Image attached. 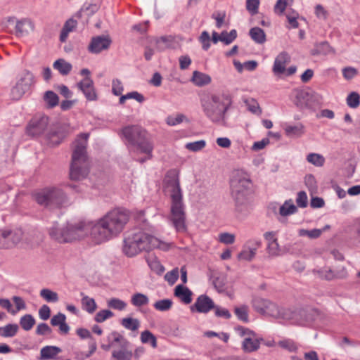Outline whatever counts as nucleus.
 I'll return each instance as SVG.
<instances>
[{"label":"nucleus","mask_w":360,"mask_h":360,"mask_svg":"<svg viewBox=\"0 0 360 360\" xmlns=\"http://www.w3.org/2000/svg\"><path fill=\"white\" fill-rule=\"evenodd\" d=\"M251 181H231V193L235 201V210L242 216L250 212L249 198L252 193Z\"/></svg>","instance_id":"nucleus-7"},{"label":"nucleus","mask_w":360,"mask_h":360,"mask_svg":"<svg viewBox=\"0 0 360 360\" xmlns=\"http://www.w3.org/2000/svg\"><path fill=\"white\" fill-rule=\"evenodd\" d=\"M311 94L305 90H297L295 91V104L300 108H304L309 105V101L311 98Z\"/></svg>","instance_id":"nucleus-27"},{"label":"nucleus","mask_w":360,"mask_h":360,"mask_svg":"<svg viewBox=\"0 0 360 360\" xmlns=\"http://www.w3.org/2000/svg\"><path fill=\"white\" fill-rule=\"evenodd\" d=\"M278 344L281 347L287 349L290 352H295L297 349V347L295 342L290 339L279 341Z\"/></svg>","instance_id":"nucleus-57"},{"label":"nucleus","mask_w":360,"mask_h":360,"mask_svg":"<svg viewBox=\"0 0 360 360\" xmlns=\"http://www.w3.org/2000/svg\"><path fill=\"white\" fill-rule=\"evenodd\" d=\"M252 307L259 313L274 318H278L281 314L278 307L269 300L262 297H255L252 300Z\"/></svg>","instance_id":"nucleus-11"},{"label":"nucleus","mask_w":360,"mask_h":360,"mask_svg":"<svg viewBox=\"0 0 360 360\" xmlns=\"http://www.w3.org/2000/svg\"><path fill=\"white\" fill-rule=\"evenodd\" d=\"M172 305V301L169 299H164L161 300H158L154 304V307L155 309L160 311H165L169 310Z\"/></svg>","instance_id":"nucleus-49"},{"label":"nucleus","mask_w":360,"mask_h":360,"mask_svg":"<svg viewBox=\"0 0 360 360\" xmlns=\"http://www.w3.org/2000/svg\"><path fill=\"white\" fill-rule=\"evenodd\" d=\"M297 207L293 204L292 200H285L279 208V214L283 217L289 216L296 213Z\"/></svg>","instance_id":"nucleus-36"},{"label":"nucleus","mask_w":360,"mask_h":360,"mask_svg":"<svg viewBox=\"0 0 360 360\" xmlns=\"http://www.w3.org/2000/svg\"><path fill=\"white\" fill-rule=\"evenodd\" d=\"M236 331L238 334L239 336L243 338V339L246 338H252L255 335H257L253 330H251L243 326H238L235 328Z\"/></svg>","instance_id":"nucleus-53"},{"label":"nucleus","mask_w":360,"mask_h":360,"mask_svg":"<svg viewBox=\"0 0 360 360\" xmlns=\"http://www.w3.org/2000/svg\"><path fill=\"white\" fill-rule=\"evenodd\" d=\"M174 295L179 297L184 303L188 304L192 301V292L183 285H178L174 290Z\"/></svg>","instance_id":"nucleus-26"},{"label":"nucleus","mask_w":360,"mask_h":360,"mask_svg":"<svg viewBox=\"0 0 360 360\" xmlns=\"http://www.w3.org/2000/svg\"><path fill=\"white\" fill-rule=\"evenodd\" d=\"M347 105L351 108H357L360 105V95L355 91L348 94L346 98Z\"/></svg>","instance_id":"nucleus-46"},{"label":"nucleus","mask_w":360,"mask_h":360,"mask_svg":"<svg viewBox=\"0 0 360 360\" xmlns=\"http://www.w3.org/2000/svg\"><path fill=\"white\" fill-rule=\"evenodd\" d=\"M68 186L75 193H81L85 191L86 186L82 181H71Z\"/></svg>","instance_id":"nucleus-63"},{"label":"nucleus","mask_w":360,"mask_h":360,"mask_svg":"<svg viewBox=\"0 0 360 360\" xmlns=\"http://www.w3.org/2000/svg\"><path fill=\"white\" fill-rule=\"evenodd\" d=\"M149 302V299L147 295L136 292L131 296V303L136 307H141L147 305Z\"/></svg>","instance_id":"nucleus-40"},{"label":"nucleus","mask_w":360,"mask_h":360,"mask_svg":"<svg viewBox=\"0 0 360 360\" xmlns=\"http://www.w3.org/2000/svg\"><path fill=\"white\" fill-rule=\"evenodd\" d=\"M264 339L256 335L252 338L243 339L242 342V349L246 353H251L259 349L261 342Z\"/></svg>","instance_id":"nucleus-20"},{"label":"nucleus","mask_w":360,"mask_h":360,"mask_svg":"<svg viewBox=\"0 0 360 360\" xmlns=\"http://www.w3.org/2000/svg\"><path fill=\"white\" fill-rule=\"evenodd\" d=\"M192 81L195 85L202 86L211 82V77L207 74L198 71H194L193 73Z\"/></svg>","instance_id":"nucleus-32"},{"label":"nucleus","mask_w":360,"mask_h":360,"mask_svg":"<svg viewBox=\"0 0 360 360\" xmlns=\"http://www.w3.org/2000/svg\"><path fill=\"white\" fill-rule=\"evenodd\" d=\"M306 160L309 163L318 167H322L326 162L325 158L321 154L315 153H309Z\"/></svg>","instance_id":"nucleus-39"},{"label":"nucleus","mask_w":360,"mask_h":360,"mask_svg":"<svg viewBox=\"0 0 360 360\" xmlns=\"http://www.w3.org/2000/svg\"><path fill=\"white\" fill-rule=\"evenodd\" d=\"M40 296L49 302H57L59 300L58 293L48 288L41 290Z\"/></svg>","instance_id":"nucleus-44"},{"label":"nucleus","mask_w":360,"mask_h":360,"mask_svg":"<svg viewBox=\"0 0 360 360\" xmlns=\"http://www.w3.org/2000/svg\"><path fill=\"white\" fill-rule=\"evenodd\" d=\"M188 122V120L186 118V117L181 113H179L176 115V116H169L167 117L166 122L168 125L170 126H175L179 124H181L184 121Z\"/></svg>","instance_id":"nucleus-48"},{"label":"nucleus","mask_w":360,"mask_h":360,"mask_svg":"<svg viewBox=\"0 0 360 360\" xmlns=\"http://www.w3.org/2000/svg\"><path fill=\"white\" fill-rule=\"evenodd\" d=\"M171 244L160 240L158 238L142 231L128 235L124 240L123 252L131 257L142 251H149L153 248L163 250L169 249Z\"/></svg>","instance_id":"nucleus-4"},{"label":"nucleus","mask_w":360,"mask_h":360,"mask_svg":"<svg viewBox=\"0 0 360 360\" xmlns=\"http://www.w3.org/2000/svg\"><path fill=\"white\" fill-rule=\"evenodd\" d=\"M199 40L202 44V49L205 51L208 50L210 47V37L209 33L207 31H203L199 37Z\"/></svg>","instance_id":"nucleus-60"},{"label":"nucleus","mask_w":360,"mask_h":360,"mask_svg":"<svg viewBox=\"0 0 360 360\" xmlns=\"http://www.w3.org/2000/svg\"><path fill=\"white\" fill-rule=\"evenodd\" d=\"M156 49L159 51H162L166 49H174L175 46L174 38L169 36H162L155 39Z\"/></svg>","instance_id":"nucleus-25"},{"label":"nucleus","mask_w":360,"mask_h":360,"mask_svg":"<svg viewBox=\"0 0 360 360\" xmlns=\"http://www.w3.org/2000/svg\"><path fill=\"white\" fill-rule=\"evenodd\" d=\"M290 61V56L286 52H281L275 59L273 71L275 74H282L285 70L286 64Z\"/></svg>","instance_id":"nucleus-23"},{"label":"nucleus","mask_w":360,"mask_h":360,"mask_svg":"<svg viewBox=\"0 0 360 360\" xmlns=\"http://www.w3.org/2000/svg\"><path fill=\"white\" fill-rule=\"evenodd\" d=\"M18 329L19 327L17 324H7L5 326L0 327V336L3 338H13L17 334Z\"/></svg>","instance_id":"nucleus-37"},{"label":"nucleus","mask_w":360,"mask_h":360,"mask_svg":"<svg viewBox=\"0 0 360 360\" xmlns=\"http://www.w3.org/2000/svg\"><path fill=\"white\" fill-rule=\"evenodd\" d=\"M165 192L170 198L169 220L177 232H185L186 231L185 205L179 181H167Z\"/></svg>","instance_id":"nucleus-2"},{"label":"nucleus","mask_w":360,"mask_h":360,"mask_svg":"<svg viewBox=\"0 0 360 360\" xmlns=\"http://www.w3.org/2000/svg\"><path fill=\"white\" fill-rule=\"evenodd\" d=\"M51 324L53 326H59L60 333L67 335L70 331V326L66 323V316L63 313H58L51 319Z\"/></svg>","instance_id":"nucleus-21"},{"label":"nucleus","mask_w":360,"mask_h":360,"mask_svg":"<svg viewBox=\"0 0 360 360\" xmlns=\"http://www.w3.org/2000/svg\"><path fill=\"white\" fill-rule=\"evenodd\" d=\"M141 340L143 343H150L153 348L157 347V339L149 330H144L141 334Z\"/></svg>","instance_id":"nucleus-45"},{"label":"nucleus","mask_w":360,"mask_h":360,"mask_svg":"<svg viewBox=\"0 0 360 360\" xmlns=\"http://www.w3.org/2000/svg\"><path fill=\"white\" fill-rule=\"evenodd\" d=\"M206 146L204 140H200L195 142H190L186 144L185 148L193 152H198L203 149Z\"/></svg>","instance_id":"nucleus-52"},{"label":"nucleus","mask_w":360,"mask_h":360,"mask_svg":"<svg viewBox=\"0 0 360 360\" xmlns=\"http://www.w3.org/2000/svg\"><path fill=\"white\" fill-rule=\"evenodd\" d=\"M8 22L14 25L15 34L17 37L25 36L34 28L32 21L27 18L17 20L15 17H11L8 18Z\"/></svg>","instance_id":"nucleus-15"},{"label":"nucleus","mask_w":360,"mask_h":360,"mask_svg":"<svg viewBox=\"0 0 360 360\" xmlns=\"http://www.w3.org/2000/svg\"><path fill=\"white\" fill-rule=\"evenodd\" d=\"M127 347H121L120 350H114L112 353L113 358L117 360H131L132 352L127 349Z\"/></svg>","instance_id":"nucleus-43"},{"label":"nucleus","mask_w":360,"mask_h":360,"mask_svg":"<svg viewBox=\"0 0 360 360\" xmlns=\"http://www.w3.org/2000/svg\"><path fill=\"white\" fill-rule=\"evenodd\" d=\"M32 197L38 204L50 208L60 207L68 202L67 195L57 188H46L34 191Z\"/></svg>","instance_id":"nucleus-8"},{"label":"nucleus","mask_w":360,"mask_h":360,"mask_svg":"<svg viewBox=\"0 0 360 360\" xmlns=\"http://www.w3.org/2000/svg\"><path fill=\"white\" fill-rule=\"evenodd\" d=\"M313 271L321 278H323L327 281H331L335 278H343L347 276V272L344 269L340 272L338 273H335L330 269H322L320 270H314Z\"/></svg>","instance_id":"nucleus-22"},{"label":"nucleus","mask_w":360,"mask_h":360,"mask_svg":"<svg viewBox=\"0 0 360 360\" xmlns=\"http://www.w3.org/2000/svg\"><path fill=\"white\" fill-rule=\"evenodd\" d=\"M235 314L240 321L244 322L248 321V307L241 306L240 307H236L235 309Z\"/></svg>","instance_id":"nucleus-59"},{"label":"nucleus","mask_w":360,"mask_h":360,"mask_svg":"<svg viewBox=\"0 0 360 360\" xmlns=\"http://www.w3.org/2000/svg\"><path fill=\"white\" fill-rule=\"evenodd\" d=\"M249 34L251 39L257 44H262L266 41V34L264 31L260 27H255L251 28Z\"/></svg>","instance_id":"nucleus-33"},{"label":"nucleus","mask_w":360,"mask_h":360,"mask_svg":"<svg viewBox=\"0 0 360 360\" xmlns=\"http://www.w3.org/2000/svg\"><path fill=\"white\" fill-rule=\"evenodd\" d=\"M285 316L299 325H307L314 321L319 317V312L314 308L307 307L292 311L289 316L287 314Z\"/></svg>","instance_id":"nucleus-10"},{"label":"nucleus","mask_w":360,"mask_h":360,"mask_svg":"<svg viewBox=\"0 0 360 360\" xmlns=\"http://www.w3.org/2000/svg\"><path fill=\"white\" fill-rule=\"evenodd\" d=\"M130 218L129 212L117 208L95 221H79L60 225L54 222L49 230L50 237L60 243H71L89 236L95 244H101L117 236Z\"/></svg>","instance_id":"nucleus-1"},{"label":"nucleus","mask_w":360,"mask_h":360,"mask_svg":"<svg viewBox=\"0 0 360 360\" xmlns=\"http://www.w3.org/2000/svg\"><path fill=\"white\" fill-rule=\"evenodd\" d=\"M261 241L249 240L243 246V250L238 255L239 260L251 261L255 257L257 250L261 246Z\"/></svg>","instance_id":"nucleus-16"},{"label":"nucleus","mask_w":360,"mask_h":360,"mask_svg":"<svg viewBox=\"0 0 360 360\" xmlns=\"http://www.w3.org/2000/svg\"><path fill=\"white\" fill-rule=\"evenodd\" d=\"M113 316V313L108 309H103L99 311L95 316L94 320L97 323H102L106 319Z\"/></svg>","instance_id":"nucleus-56"},{"label":"nucleus","mask_w":360,"mask_h":360,"mask_svg":"<svg viewBox=\"0 0 360 360\" xmlns=\"http://www.w3.org/2000/svg\"><path fill=\"white\" fill-rule=\"evenodd\" d=\"M22 238L20 230L0 229V248H13L21 241Z\"/></svg>","instance_id":"nucleus-13"},{"label":"nucleus","mask_w":360,"mask_h":360,"mask_svg":"<svg viewBox=\"0 0 360 360\" xmlns=\"http://www.w3.org/2000/svg\"><path fill=\"white\" fill-rule=\"evenodd\" d=\"M224 95L204 92L200 95V103L203 112L213 122H219L229 108V102H225Z\"/></svg>","instance_id":"nucleus-5"},{"label":"nucleus","mask_w":360,"mask_h":360,"mask_svg":"<svg viewBox=\"0 0 360 360\" xmlns=\"http://www.w3.org/2000/svg\"><path fill=\"white\" fill-rule=\"evenodd\" d=\"M34 76L27 70H24L18 77L15 85L12 88L11 95L13 100H19L29 91L34 84Z\"/></svg>","instance_id":"nucleus-9"},{"label":"nucleus","mask_w":360,"mask_h":360,"mask_svg":"<svg viewBox=\"0 0 360 360\" xmlns=\"http://www.w3.org/2000/svg\"><path fill=\"white\" fill-rule=\"evenodd\" d=\"M214 308H215V304L213 300L206 295H201L197 298L195 304L191 307V310L206 314Z\"/></svg>","instance_id":"nucleus-17"},{"label":"nucleus","mask_w":360,"mask_h":360,"mask_svg":"<svg viewBox=\"0 0 360 360\" xmlns=\"http://www.w3.org/2000/svg\"><path fill=\"white\" fill-rule=\"evenodd\" d=\"M48 143L51 146H57L60 144L65 137V134L59 131L50 129L45 134Z\"/></svg>","instance_id":"nucleus-28"},{"label":"nucleus","mask_w":360,"mask_h":360,"mask_svg":"<svg viewBox=\"0 0 360 360\" xmlns=\"http://www.w3.org/2000/svg\"><path fill=\"white\" fill-rule=\"evenodd\" d=\"M111 44L112 40L108 35L96 36L91 38L88 46V51L91 53L98 54L108 49Z\"/></svg>","instance_id":"nucleus-14"},{"label":"nucleus","mask_w":360,"mask_h":360,"mask_svg":"<svg viewBox=\"0 0 360 360\" xmlns=\"http://www.w3.org/2000/svg\"><path fill=\"white\" fill-rule=\"evenodd\" d=\"M49 127V119L44 115L34 116L27 126V133L32 136L46 134Z\"/></svg>","instance_id":"nucleus-12"},{"label":"nucleus","mask_w":360,"mask_h":360,"mask_svg":"<svg viewBox=\"0 0 360 360\" xmlns=\"http://www.w3.org/2000/svg\"><path fill=\"white\" fill-rule=\"evenodd\" d=\"M304 128L301 123L296 125H288L285 127V132L288 136L300 137L304 133Z\"/></svg>","instance_id":"nucleus-35"},{"label":"nucleus","mask_w":360,"mask_h":360,"mask_svg":"<svg viewBox=\"0 0 360 360\" xmlns=\"http://www.w3.org/2000/svg\"><path fill=\"white\" fill-rule=\"evenodd\" d=\"M288 22L290 25L288 28H297L299 27V22H297V18L299 17V14L297 12L295 11H288L285 14Z\"/></svg>","instance_id":"nucleus-47"},{"label":"nucleus","mask_w":360,"mask_h":360,"mask_svg":"<svg viewBox=\"0 0 360 360\" xmlns=\"http://www.w3.org/2000/svg\"><path fill=\"white\" fill-rule=\"evenodd\" d=\"M76 333L81 339H89L88 345L89 351L85 354V357H90L97 349L96 340L93 338L90 331L86 328H79L77 329Z\"/></svg>","instance_id":"nucleus-19"},{"label":"nucleus","mask_w":360,"mask_h":360,"mask_svg":"<svg viewBox=\"0 0 360 360\" xmlns=\"http://www.w3.org/2000/svg\"><path fill=\"white\" fill-rule=\"evenodd\" d=\"M81 295L82 296L81 302L83 309L89 314H93L97 308L95 300L84 295L83 292L81 293Z\"/></svg>","instance_id":"nucleus-34"},{"label":"nucleus","mask_w":360,"mask_h":360,"mask_svg":"<svg viewBox=\"0 0 360 360\" xmlns=\"http://www.w3.org/2000/svg\"><path fill=\"white\" fill-rule=\"evenodd\" d=\"M121 324L126 329L135 331L139 328L140 321L137 319L127 317L122 319Z\"/></svg>","instance_id":"nucleus-42"},{"label":"nucleus","mask_w":360,"mask_h":360,"mask_svg":"<svg viewBox=\"0 0 360 360\" xmlns=\"http://www.w3.org/2000/svg\"><path fill=\"white\" fill-rule=\"evenodd\" d=\"M108 340L113 344V347L118 345L120 347H127L129 342L120 333L116 331L112 332L108 337Z\"/></svg>","instance_id":"nucleus-31"},{"label":"nucleus","mask_w":360,"mask_h":360,"mask_svg":"<svg viewBox=\"0 0 360 360\" xmlns=\"http://www.w3.org/2000/svg\"><path fill=\"white\" fill-rule=\"evenodd\" d=\"M267 251L270 256L276 257L281 255V250L277 239H273L268 244Z\"/></svg>","instance_id":"nucleus-51"},{"label":"nucleus","mask_w":360,"mask_h":360,"mask_svg":"<svg viewBox=\"0 0 360 360\" xmlns=\"http://www.w3.org/2000/svg\"><path fill=\"white\" fill-rule=\"evenodd\" d=\"M108 306L110 308L121 311L125 309L127 304L125 302L118 298H112L108 301Z\"/></svg>","instance_id":"nucleus-55"},{"label":"nucleus","mask_w":360,"mask_h":360,"mask_svg":"<svg viewBox=\"0 0 360 360\" xmlns=\"http://www.w3.org/2000/svg\"><path fill=\"white\" fill-rule=\"evenodd\" d=\"M88 101H96L97 95L94 86V82L89 77H86L77 84Z\"/></svg>","instance_id":"nucleus-18"},{"label":"nucleus","mask_w":360,"mask_h":360,"mask_svg":"<svg viewBox=\"0 0 360 360\" xmlns=\"http://www.w3.org/2000/svg\"><path fill=\"white\" fill-rule=\"evenodd\" d=\"M245 103L247 105V108L249 111L254 114H261L262 110L259 107V103L254 98H249L245 100Z\"/></svg>","instance_id":"nucleus-50"},{"label":"nucleus","mask_w":360,"mask_h":360,"mask_svg":"<svg viewBox=\"0 0 360 360\" xmlns=\"http://www.w3.org/2000/svg\"><path fill=\"white\" fill-rule=\"evenodd\" d=\"M297 205L300 207L304 208L308 205L307 195L304 191H300L296 198Z\"/></svg>","instance_id":"nucleus-62"},{"label":"nucleus","mask_w":360,"mask_h":360,"mask_svg":"<svg viewBox=\"0 0 360 360\" xmlns=\"http://www.w3.org/2000/svg\"><path fill=\"white\" fill-rule=\"evenodd\" d=\"M35 323V319L31 314H25L22 316L20 319V325L21 328L25 331L30 330L34 326Z\"/></svg>","instance_id":"nucleus-41"},{"label":"nucleus","mask_w":360,"mask_h":360,"mask_svg":"<svg viewBox=\"0 0 360 360\" xmlns=\"http://www.w3.org/2000/svg\"><path fill=\"white\" fill-rule=\"evenodd\" d=\"M322 233L321 229H314L312 230L300 229L299 235L300 236H308L310 238H317Z\"/></svg>","instance_id":"nucleus-54"},{"label":"nucleus","mask_w":360,"mask_h":360,"mask_svg":"<svg viewBox=\"0 0 360 360\" xmlns=\"http://www.w3.org/2000/svg\"><path fill=\"white\" fill-rule=\"evenodd\" d=\"M112 92L115 96H121L124 90L121 81L118 79H114L112 82Z\"/></svg>","instance_id":"nucleus-64"},{"label":"nucleus","mask_w":360,"mask_h":360,"mask_svg":"<svg viewBox=\"0 0 360 360\" xmlns=\"http://www.w3.org/2000/svg\"><path fill=\"white\" fill-rule=\"evenodd\" d=\"M88 133L80 134L72 144L70 168V180L86 179L89 173V162L86 151Z\"/></svg>","instance_id":"nucleus-3"},{"label":"nucleus","mask_w":360,"mask_h":360,"mask_svg":"<svg viewBox=\"0 0 360 360\" xmlns=\"http://www.w3.org/2000/svg\"><path fill=\"white\" fill-rule=\"evenodd\" d=\"M62 349L57 346H45L40 350L39 360L56 359Z\"/></svg>","instance_id":"nucleus-24"},{"label":"nucleus","mask_w":360,"mask_h":360,"mask_svg":"<svg viewBox=\"0 0 360 360\" xmlns=\"http://www.w3.org/2000/svg\"><path fill=\"white\" fill-rule=\"evenodd\" d=\"M44 101L49 108H53L58 105L59 97L53 91H46L44 95Z\"/></svg>","instance_id":"nucleus-38"},{"label":"nucleus","mask_w":360,"mask_h":360,"mask_svg":"<svg viewBox=\"0 0 360 360\" xmlns=\"http://www.w3.org/2000/svg\"><path fill=\"white\" fill-rule=\"evenodd\" d=\"M333 53H334V50L327 41H322L316 44L314 48L311 51V53L313 56L328 55Z\"/></svg>","instance_id":"nucleus-29"},{"label":"nucleus","mask_w":360,"mask_h":360,"mask_svg":"<svg viewBox=\"0 0 360 360\" xmlns=\"http://www.w3.org/2000/svg\"><path fill=\"white\" fill-rule=\"evenodd\" d=\"M122 135L127 141L128 147H134L141 153L150 154L153 145L147 131L139 125H129L122 129Z\"/></svg>","instance_id":"nucleus-6"},{"label":"nucleus","mask_w":360,"mask_h":360,"mask_svg":"<svg viewBox=\"0 0 360 360\" xmlns=\"http://www.w3.org/2000/svg\"><path fill=\"white\" fill-rule=\"evenodd\" d=\"M53 67L54 69L57 70L62 75H68L71 72L72 68V65L63 58L56 60L53 63Z\"/></svg>","instance_id":"nucleus-30"},{"label":"nucleus","mask_w":360,"mask_h":360,"mask_svg":"<svg viewBox=\"0 0 360 360\" xmlns=\"http://www.w3.org/2000/svg\"><path fill=\"white\" fill-rule=\"evenodd\" d=\"M179 278L178 269H174L170 271H168L165 275V279L168 282L169 285H173L177 281Z\"/></svg>","instance_id":"nucleus-61"},{"label":"nucleus","mask_w":360,"mask_h":360,"mask_svg":"<svg viewBox=\"0 0 360 360\" xmlns=\"http://www.w3.org/2000/svg\"><path fill=\"white\" fill-rule=\"evenodd\" d=\"M259 0H246V9L254 15L258 13Z\"/></svg>","instance_id":"nucleus-58"}]
</instances>
